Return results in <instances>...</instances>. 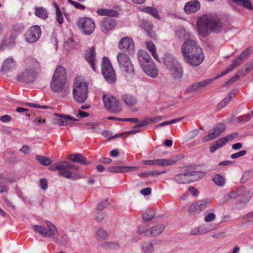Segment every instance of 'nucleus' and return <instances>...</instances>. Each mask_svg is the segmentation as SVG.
Here are the masks:
<instances>
[{
  "label": "nucleus",
  "mask_w": 253,
  "mask_h": 253,
  "mask_svg": "<svg viewBox=\"0 0 253 253\" xmlns=\"http://www.w3.org/2000/svg\"><path fill=\"white\" fill-rule=\"evenodd\" d=\"M41 71V65L36 59L29 58L26 60V67L18 75V82L31 84L34 82Z\"/></svg>",
  "instance_id": "1"
},
{
  "label": "nucleus",
  "mask_w": 253,
  "mask_h": 253,
  "mask_svg": "<svg viewBox=\"0 0 253 253\" xmlns=\"http://www.w3.org/2000/svg\"><path fill=\"white\" fill-rule=\"evenodd\" d=\"M199 33L205 37L212 31H218L222 27L220 19L215 14L205 15L197 22Z\"/></svg>",
  "instance_id": "2"
},
{
  "label": "nucleus",
  "mask_w": 253,
  "mask_h": 253,
  "mask_svg": "<svg viewBox=\"0 0 253 253\" xmlns=\"http://www.w3.org/2000/svg\"><path fill=\"white\" fill-rule=\"evenodd\" d=\"M67 80L66 71L64 68L58 66L55 70L50 83L52 91L56 93L61 92L65 88Z\"/></svg>",
  "instance_id": "3"
},
{
  "label": "nucleus",
  "mask_w": 253,
  "mask_h": 253,
  "mask_svg": "<svg viewBox=\"0 0 253 253\" xmlns=\"http://www.w3.org/2000/svg\"><path fill=\"white\" fill-rule=\"evenodd\" d=\"M163 63L171 72L174 79H181L183 76L182 68L176 58L170 53H167L164 57Z\"/></svg>",
  "instance_id": "4"
},
{
  "label": "nucleus",
  "mask_w": 253,
  "mask_h": 253,
  "mask_svg": "<svg viewBox=\"0 0 253 253\" xmlns=\"http://www.w3.org/2000/svg\"><path fill=\"white\" fill-rule=\"evenodd\" d=\"M88 85L83 81L76 80L73 84V94L74 99L78 103H83L87 99Z\"/></svg>",
  "instance_id": "5"
},
{
  "label": "nucleus",
  "mask_w": 253,
  "mask_h": 253,
  "mask_svg": "<svg viewBox=\"0 0 253 253\" xmlns=\"http://www.w3.org/2000/svg\"><path fill=\"white\" fill-rule=\"evenodd\" d=\"M45 223L47 229L43 226L35 225L33 227L34 230L43 237L52 238L55 243L59 244L58 231L57 228L49 221H46Z\"/></svg>",
  "instance_id": "6"
},
{
  "label": "nucleus",
  "mask_w": 253,
  "mask_h": 253,
  "mask_svg": "<svg viewBox=\"0 0 253 253\" xmlns=\"http://www.w3.org/2000/svg\"><path fill=\"white\" fill-rule=\"evenodd\" d=\"M101 71L106 81L109 84H114L116 81L115 71L108 58L104 57L101 63Z\"/></svg>",
  "instance_id": "7"
},
{
  "label": "nucleus",
  "mask_w": 253,
  "mask_h": 253,
  "mask_svg": "<svg viewBox=\"0 0 253 253\" xmlns=\"http://www.w3.org/2000/svg\"><path fill=\"white\" fill-rule=\"evenodd\" d=\"M102 100L105 108L108 111L113 113H119L122 111V105L115 96L111 95H104Z\"/></svg>",
  "instance_id": "8"
},
{
  "label": "nucleus",
  "mask_w": 253,
  "mask_h": 253,
  "mask_svg": "<svg viewBox=\"0 0 253 253\" xmlns=\"http://www.w3.org/2000/svg\"><path fill=\"white\" fill-rule=\"evenodd\" d=\"M78 28L85 35H91L95 30V25L93 19L88 17H81L77 22Z\"/></svg>",
  "instance_id": "9"
},
{
  "label": "nucleus",
  "mask_w": 253,
  "mask_h": 253,
  "mask_svg": "<svg viewBox=\"0 0 253 253\" xmlns=\"http://www.w3.org/2000/svg\"><path fill=\"white\" fill-rule=\"evenodd\" d=\"M117 60L120 67L128 74L134 72V68L129 56L123 52H119L117 55Z\"/></svg>",
  "instance_id": "10"
},
{
  "label": "nucleus",
  "mask_w": 253,
  "mask_h": 253,
  "mask_svg": "<svg viewBox=\"0 0 253 253\" xmlns=\"http://www.w3.org/2000/svg\"><path fill=\"white\" fill-rule=\"evenodd\" d=\"M202 49L198 43L192 39L186 40L181 47V53L184 57Z\"/></svg>",
  "instance_id": "11"
},
{
  "label": "nucleus",
  "mask_w": 253,
  "mask_h": 253,
  "mask_svg": "<svg viewBox=\"0 0 253 253\" xmlns=\"http://www.w3.org/2000/svg\"><path fill=\"white\" fill-rule=\"evenodd\" d=\"M186 62L193 67L199 66L204 61L205 56L203 50L196 51L184 57Z\"/></svg>",
  "instance_id": "12"
},
{
  "label": "nucleus",
  "mask_w": 253,
  "mask_h": 253,
  "mask_svg": "<svg viewBox=\"0 0 253 253\" xmlns=\"http://www.w3.org/2000/svg\"><path fill=\"white\" fill-rule=\"evenodd\" d=\"M181 159L179 156H175L169 160L165 159L145 160L143 164L147 165H156L158 166H166L174 165Z\"/></svg>",
  "instance_id": "13"
},
{
  "label": "nucleus",
  "mask_w": 253,
  "mask_h": 253,
  "mask_svg": "<svg viewBox=\"0 0 253 253\" xmlns=\"http://www.w3.org/2000/svg\"><path fill=\"white\" fill-rule=\"evenodd\" d=\"M226 126L223 123H218L213 128L210 130L208 135L202 138L204 142H207L217 137L225 131Z\"/></svg>",
  "instance_id": "14"
},
{
  "label": "nucleus",
  "mask_w": 253,
  "mask_h": 253,
  "mask_svg": "<svg viewBox=\"0 0 253 253\" xmlns=\"http://www.w3.org/2000/svg\"><path fill=\"white\" fill-rule=\"evenodd\" d=\"M41 35V30L38 25L32 26L25 33L26 41L29 43L37 42Z\"/></svg>",
  "instance_id": "15"
},
{
  "label": "nucleus",
  "mask_w": 253,
  "mask_h": 253,
  "mask_svg": "<svg viewBox=\"0 0 253 253\" xmlns=\"http://www.w3.org/2000/svg\"><path fill=\"white\" fill-rule=\"evenodd\" d=\"M56 116L59 117L60 118L54 119V124L60 126H65L68 125H73L74 122L77 120L69 115H60L58 114H54Z\"/></svg>",
  "instance_id": "16"
},
{
  "label": "nucleus",
  "mask_w": 253,
  "mask_h": 253,
  "mask_svg": "<svg viewBox=\"0 0 253 253\" xmlns=\"http://www.w3.org/2000/svg\"><path fill=\"white\" fill-rule=\"evenodd\" d=\"M96 52L95 47L92 46L85 51L84 58L85 60L89 64L92 69L96 71L95 67Z\"/></svg>",
  "instance_id": "17"
},
{
  "label": "nucleus",
  "mask_w": 253,
  "mask_h": 253,
  "mask_svg": "<svg viewBox=\"0 0 253 253\" xmlns=\"http://www.w3.org/2000/svg\"><path fill=\"white\" fill-rule=\"evenodd\" d=\"M63 165L64 169H65L64 170L69 172V174H67L68 176H65V178L73 180H77L81 178V176L79 174L75 173H72L69 170V169H71L77 170L79 169V167L78 166L67 161H63Z\"/></svg>",
  "instance_id": "18"
},
{
  "label": "nucleus",
  "mask_w": 253,
  "mask_h": 253,
  "mask_svg": "<svg viewBox=\"0 0 253 253\" xmlns=\"http://www.w3.org/2000/svg\"><path fill=\"white\" fill-rule=\"evenodd\" d=\"M99 25L101 31L103 33H106L115 26L116 22L111 17H105L100 21Z\"/></svg>",
  "instance_id": "19"
},
{
  "label": "nucleus",
  "mask_w": 253,
  "mask_h": 253,
  "mask_svg": "<svg viewBox=\"0 0 253 253\" xmlns=\"http://www.w3.org/2000/svg\"><path fill=\"white\" fill-rule=\"evenodd\" d=\"M137 56L141 68L153 62L149 54L143 50H139L137 53Z\"/></svg>",
  "instance_id": "20"
},
{
  "label": "nucleus",
  "mask_w": 253,
  "mask_h": 253,
  "mask_svg": "<svg viewBox=\"0 0 253 253\" xmlns=\"http://www.w3.org/2000/svg\"><path fill=\"white\" fill-rule=\"evenodd\" d=\"M140 26L146 31L150 38L153 39H156V35L153 31L154 26L152 22L147 20H142L141 21Z\"/></svg>",
  "instance_id": "21"
},
{
  "label": "nucleus",
  "mask_w": 253,
  "mask_h": 253,
  "mask_svg": "<svg viewBox=\"0 0 253 253\" xmlns=\"http://www.w3.org/2000/svg\"><path fill=\"white\" fill-rule=\"evenodd\" d=\"M118 46L121 49L132 50L134 47V44L132 39L128 37H124L120 40Z\"/></svg>",
  "instance_id": "22"
},
{
  "label": "nucleus",
  "mask_w": 253,
  "mask_h": 253,
  "mask_svg": "<svg viewBox=\"0 0 253 253\" xmlns=\"http://www.w3.org/2000/svg\"><path fill=\"white\" fill-rule=\"evenodd\" d=\"M142 69L148 76L151 78H155L158 75V70L154 61L142 67Z\"/></svg>",
  "instance_id": "23"
},
{
  "label": "nucleus",
  "mask_w": 253,
  "mask_h": 253,
  "mask_svg": "<svg viewBox=\"0 0 253 253\" xmlns=\"http://www.w3.org/2000/svg\"><path fill=\"white\" fill-rule=\"evenodd\" d=\"M137 169L135 167L129 166H111L107 168L106 170L108 172L125 173L126 172L133 171Z\"/></svg>",
  "instance_id": "24"
},
{
  "label": "nucleus",
  "mask_w": 253,
  "mask_h": 253,
  "mask_svg": "<svg viewBox=\"0 0 253 253\" xmlns=\"http://www.w3.org/2000/svg\"><path fill=\"white\" fill-rule=\"evenodd\" d=\"M200 8L199 1L195 0L187 2L184 6V10L187 14L194 13L198 11Z\"/></svg>",
  "instance_id": "25"
},
{
  "label": "nucleus",
  "mask_w": 253,
  "mask_h": 253,
  "mask_svg": "<svg viewBox=\"0 0 253 253\" xmlns=\"http://www.w3.org/2000/svg\"><path fill=\"white\" fill-rule=\"evenodd\" d=\"M175 36L180 40H188L190 39L192 34L189 30H186L182 27L177 28L175 30Z\"/></svg>",
  "instance_id": "26"
},
{
  "label": "nucleus",
  "mask_w": 253,
  "mask_h": 253,
  "mask_svg": "<svg viewBox=\"0 0 253 253\" xmlns=\"http://www.w3.org/2000/svg\"><path fill=\"white\" fill-rule=\"evenodd\" d=\"M165 229V226L159 224L154 226L145 232L146 236H157L161 234Z\"/></svg>",
  "instance_id": "27"
},
{
  "label": "nucleus",
  "mask_w": 253,
  "mask_h": 253,
  "mask_svg": "<svg viewBox=\"0 0 253 253\" xmlns=\"http://www.w3.org/2000/svg\"><path fill=\"white\" fill-rule=\"evenodd\" d=\"M173 180L178 184H186L190 183L188 172L176 175L173 178Z\"/></svg>",
  "instance_id": "28"
},
{
  "label": "nucleus",
  "mask_w": 253,
  "mask_h": 253,
  "mask_svg": "<svg viewBox=\"0 0 253 253\" xmlns=\"http://www.w3.org/2000/svg\"><path fill=\"white\" fill-rule=\"evenodd\" d=\"M49 169L52 171L59 170V173L63 177L68 176L69 172L64 170L65 169L63 165V161L51 165Z\"/></svg>",
  "instance_id": "29"
},
{
  "label": "nucleus",
  "mask_w": 253,
  "mask_h": 253,
  "mask_svg": "<svg viewBox=\"0 0 253 253\" xmlns=\"http://www.w3.org/2000/svg\"><path fill=\"white\" fill-rule=\"evenodd\" d=\"M245 191V187L241 186L239 187L234 190H233L229 193H227L225 198L227 200L230 199H235L238 198L239 196H240L243 193V192Z\"/></svg>",
  "instance_id": "30"
},
{
  "label": "nucleus",
  "mask_w": 253,
  "mask_h": 253,
  "mask_svg": "<svg viewBox=\"0 0 253 253\" xmlns=\"http://www.w3.org/2000/svg\"><path fill=\"white\" fill-rule=\"evenodd\" d=\"M122 100L128 106L135 105L137 102L136 98L130 94H125L122 96Z\"/></svg>",
  "instance_id": "31"
},
{
  "label": "nucleus",
  "mask_w": 253,
  "mask_h": 253,
  "mask_svg": "<svg viewBox=\"0 0 253 253\" xmlns=\"http://www.w3.org/2000/svg\"><path fill=\"white\" fill-rule=\"evenodd\" d=\"M16 62L11 57L6 58L3 62L1 71L2 72H7L11 70L15 66Z\"/></svg>",
  "instance_id": "32"
},
{
  "label": "nucleus",
  "mask_w": 253,
  "mask_h": 253,
  "mask_svg": "<svg viewBox=\"0 0 253 253\" xmlns=\"http://www.w3.org/2000/svg\"><path fill=\"white\" fill-rule=\"evenodd\" d=\"M227 139L225 138V137L220 138L218 139L213 143L210 146V151L211 153H214L218 149L224 146L226 143Z\"/></svg>",
  "instance_id": "33"
},
{
  "label": "nucleus",
  "mask_w": 253,
  "mask_h": 253,
  "mask_svg": "<svg viewBox=\"0 0 253 253\" xmlns=\"http://www.w3.org/2000/svg\"><path fill=\"white\" fill-rule=\"evenodd\" d=\"M70 160L75 162L80 163L83 165H87L89 164L86 158L81 154H72L69 156Z\"/></svg>",
  "instance_id": "34"
},
{
  "label": "nucleus",
  "mask_w": 253,
  "mask_h": 253,
  "mask_svg": "<svg viewBox=\"0 0 253 253\" xmlns=\"http://www.w3.org/2000/svg\"><path fill=\"white\" fill-rule=\"evenodd\" d=\"M14 44V39L12 37H5L1 41L0 49L3 50L6 47H10Z\"/></svg>",
  "instance_id": "35"
},
{
  "label": "nucleus",
  "mask_w": 253,
  "mask_h": 253,
  "mask_svg": "<svg viewBox=\"0 0 253 253\" xmlns=\"http://www.w3.org/2000/svg\"><path fill=\"white\" fill-rule=\"evenodd\" d=\"M188 173L190 183L201 179L206 175V173L203 171H190Z\"/></svg>",
  "instance_id": "36"
},
{
  "label": "nucleus",
  "mask_w": 253,
  "mask_h": 253,
  "mask_svg": "<svg viewBox=\"0 0 253 253\" xmlns=\"http://www.w3.org/2000/svg\"><path fill=\"white\" fill-rule=\"evenodd\" d=\"M212 229H210L206 227L205 225H202L200 227L195 228L191 230L190 234L191 235H197L200 234H203L211 231Z\"/></svg>",
  "instance_id": "37"
},
{
  "label": "nucleus",
  "mask_w": 253,
  "mask_h": 253,
  "mask_svg": "<svg viewBox=\"0 0 253 253\" xmlns=\"http://www.w3.org/2000/svg\"><path fill=\"white\" fill-rule=\"evenodd\" d=\"M97 13L99 15H106L110 17H116L119 15L117 11L109 9H99L97 10Z\"/></svg>",
  "instance_id": "38"
},
{
  "label": "nucleus",
  "mask_w": 253,
  "mask_h": 253,
  "mask_svg": "<svg viewBox=\"0 0 253 253\" xmlns=\"http://www.w3.org/2000/svg\"><path fill=\"white\" fill-rule=\"evenodd\" d=\"M35 14L36 16L42 19H46L48 17L47 10L43 7H36Z\"/></svg>",
  "instance_id": "39"
},
{
  "label": "nucleus",
  "mask_w": 253,
  "mask_h": 253,
  "mask_svg": "<svg viewBox=\"0 0 253 253\" xmlns=\"http://www.w3.org/2000/svg\"><path fill=\"white\" fill-rule=\"evenodd\" d=\"M232 98V93L230 92L217 105L216 107L217 110H220L225 107L231 101Z\"/></svg>",
  "instance_id": "40"
},
{
  "label": "nucleus",
  "mask_w": 253,
  "mask_h": 253,
  "mask_svg": "<svg viewBox=\"0 0 253 253\" xmlns=\"http://www.w3.org/2000/svg\"><path fill=\"white\" fill-rule=\"evenodd\" d=\"M145 44L148 49L151 52L154 58L158 61L160 62V60L157 54L156 48L154 44L151 42H146Z\"/></svg>",
  "instance_id": "41"
},
{
  "label": "nucleus",
  "mask_w": 253,
  "mask_h": 253,
  "mask_svg": "<svg viewBox=\"0 0 253 253\" xmlns=\"http://www.w3.org/2000/svg\"><path fill=\"white\" fill-rule=\"evenodd\" d=\"M232 1L242 5L244 7L250 10L253 9V6L250 0H231Z\"/></svg>",
  "instance_id": "42"
},
{
  "label": "nucleus",
  "mask_w": 253,
  "mask_h": 253,
  "mask_svg": "<svg viewBox=\"0 0 253 253\" xmlns=\"http://www.w3.org/2000/svg\"><path fill=\"white\" fill-rule=\"evenodd\" d=\"M253 69V60L246 64L245 66L242 68L239 71L240 73L242 76H245L247 73Z\"/></svg>",
  "instance_id": "43"
},
{
  "label": "nucleus",
  "mask_w": 253,
  "mask_h": 253,
  "mask_svg": "<svg viewBox=\"0 0 253 253\" xmlns=\"http://www.w3.org/2000/svg\"><path fill=\"white\" fill-rule=\"evenodd\" d=\"M212 179L214 183L218 186H223L225 183V180L220 174H216L214 175Z\"/></svg>",
  "instance_id": "44"
},
{
  "label": "nucleus",
  "mask_w": 253,
  "mask_h": 253,
  "mask_svg": "<svg viewBox=\"0 0 253 253\" xmlns=\"http://www.w3.org/2000/svg\"><path fill=\"white\" fill-rule=\"evenodd\" d=\"M36 160L42 165L49 166L52 164V160L48 157L38 155L36 157Z\"/></svg>",
  "instance_id": "45"
},
{
  "label": "nucleus",
  "mask_w": 253,
  "mask_h": 253,
  "mask_svg": "<svg viewBox=\"0 0 253 253\" xmlns=\"http://www.w3.org/2000/svg\"><path fill=\"white\" fill-rule=\"evenodd\" d=\"M101 246L103 248L107 250L117 249L120 248L118 243L113 242H105L102 244Z\"/></svg>",
  "instance_id": "46"
},
{
  "label": "nucleus",
  "mask_w": 253,
  "mask_h": 253,
  "mask_svg": "<svg viewBox=\"0 0 253 253\" xmlns=\"http://www.w3.org/2000/svg\"><path fill=\"white\" fill-rule=\"evenodd\" d=\"M201 211L197 202L190 205L188 209V212L190 214H197Z\"/></svg>",
  "instance_id": "47"
},
{
  "label": "nucleus",
  "mask_w": 253,
  "mask_h": 253,
  "mask_svg": "<svg viewBox=\"0 0 253 253\" xmlns=\"http://www.w3.org/2000/svg\"><path fill=\"white\" fill-rule=\"evenodd\" d=\"M143 11L159 19L160 18L157 9L153 7H147L143 8Z\"/></svg>",
  "instance_id": "48"
},
{
  "label": "nucleus",
  "mask_w": 253,
  "mask_h": 253,
  "mask_svg": "<svg viewBox=\"0 0 253 253\" xmlns=\"http://www.w3.org/2000/svg\"><path fill=\"white\" fill-rule=\"evenodd\" d=\"M86 125L87 126L86 129L92 133H99L100 131V129L98 127L97 124L89 122L86 123Z\"/></svg>",
  "instance_id": "49"
},
{
  "label": "nucleus",
  "mask_w": 253,
  "mask_h": 253,
  "mask_svg": "<svg viewBox=\"0 0 253 253\" xmlns=\"http://www.w3.org/2000/svg\"><path fill=\"white\" fill-rule=\"evenodd\" d=\"M197 203L199 206L200 209L202 211L211 205V200L209 199H207L199 200L197 201Z\"/></svg>",
  "instance_id": "50"
},
{
  "label": "nucleus",
  "mask_w": 253,
  "mask_h": 253,
  "mask_svg": "<svg viewBox=\"0 0 253 253\" xmlns=\"http://www.w3.org/2000/svg\"><path fill=\"white\" fill-rule=\"evenodd\" d=\"M161 116L148 117L143 120V125H147L152 123L158 122L162 120Z\"/></svg>",
  "instance_id": "51"
},
{
  "label": "nucleus",
  "mask_w": 253,
  "mask_h": 253,
  "mask_svg": "<svg viewBox=\"0 0 253 253\" xmlns=\"http://www.w3.org/2000/svg\"><path fill=\"white\" fill-rule=\"evenodd\" d=\"M142 249L145 253H153L154 246L152 243L146 242L143 244Z\"/></svg>",
  "instance_id": "52"
},
{
  "label": "nucleus",
  "mask_w": 253,
  "mask_h": 253,
  "mask_svg": "<svg viewBox=\"0 0 253 253\" xmlns=\"http://www.w3.org/2000/svg\"><path fill=\"white\" fill-rule=\"evenodd\" d=\"M212 79H207L202 81L201 82L196 83L198 87V89L200 90L209 85L212 82Z\"/></svg>",
  "instance_id": "53"
},
{
  "label": "nucleus",
  "mask_w": 253,
  "mask_h": 253,
  "mask_svg": "<svg viewBox=\"0 0 253 253\" xmlns=\"http://www.w3.org/2000/svg\"><path fill=\"white\" fill-rule=\"evenodd\" d=\"M97 237L98 239L105 240L108 237L107 232L102 228H99L97 230Z\"/></svg>",
  "instance_id": "54"
},
{
  "label": "nucleus",
  "mask_w": 253,
  "mask_h": 253,
  "mask_svg": "<svg viewBox=\"0 0 253 253\" xmlns=\"http://www.w3.org/2000/svg\"><path fill=\"white\" fill-rule=\"evenodd\" d=\"M244 195L241 197L240 201L243 203L248 202L252 197L253 193L250 191H245L243 192Z\"/></svg>",
  "instance_id": "55"
},
{
  "label": "nucleus",
  "mask_w": 253,
  "mask_h": 253,
  "mask_svg": "<svg viewBox=\"0 0 253 253\" xmlns=\"http://www.w3.org/2000/svg\"><path fill=\"white\" fill-rule=\"evenodd\" d=\"M145 126V125H143V121H142L141 123L134 126L132 130L126 131L124 134H126L127 135L131 134H135L140 131L139 129L140 127Z\"/></svg>",
  "instance_id": "56"
},
{
  "label": "nucleus",
  "mask_w": 253,
  "mask_h": 253,
  "mask_svg": "<svg viewBox=\"0 0 253 253\" xmlns=\"http://www.w3.org/2000/svg\"><path fill=\"white\" fill-rule=\"evenodd\" d=\"M198 87L196 83L190 85L185 90L187 93H193L199 91Z\"/></svg>",
  "instance_id": "57"
},
{
  "label": "nucleus",
  "mask_w": 253,
  "mask_h": 253,
  "mask_svg": "<svg viewBox=\"0 0 253 253\" xmlns=\"http://www.w3.org/2000/svg\"><path fill=\"white\" fill-rule=\"evenodd\" d=\"M123 134H124V133H122L119 134H116L114 136H112V133L109 131L105 130V131H103L102 132V135L103 136V137L108 138L109 139H114V138H115L117 137H121V136H123Z\"/></svg>",
  "instance_id": "58"
},
{
  "label": "nucleus",
  "mask_w": 253,
  "mask_h": 253,
  "mask_svg": "<svg viewBox=\"0 0 253 253\" xmlns=\"http://www.w3.org/2000/svg\"><path fill=\"white\" fill-rule=\"evenodd\" d=\"M109 205V202L107 200L98 203L96 207V210L97 211H102L103 210L106 208Z\"/></svg>",
  "instance_id": "59"
},
{
  "label": "nucleus",
  "mask_w": 253,
  "mask_h": 253,
  "mask_svg": "<svg viewBox=\"0 0 253 253\" xmlns=\"http://www.w3.org/2000/svg\"><path fill=\"white\" fill-rule=\"evenodd\" d=\"M68 2H69L71 4L73 5L75 8L79 9L80 10H84L85 7L78 2L74 1L72 0H67Z\"/></svg>",
  "instance_id": "60"
},
{
  "label": "nucleus",
  "mask_w": 253,
  "mask_h": 253,
  "mask_svg": "<svg viewBox=\"0 0 253 253\" xmlns=\"http://www.w3.org/2000/svg\"><path fill=\"white\" fill-rule=\"evenodd\" d=\"M155 213L153 212H144L142 214V217L145 221H150L155 217Z\"/></svg>",
  "instance_id": "61"
},
{
  "label": "nucleus",
  "mask_w": 253,
  "mask_h": 253,
  "mask_svg": "<svg viewBox=\"0 0 253 253\" xmlns=\"http://www.w3.org/2000/svg\"><path fill=\"white\" fill-rule=\"evenodd\" d=\"M249 55V50L248 49L245 50L237 58H238L241 62Z\"/></svg>",
  "instance_id": "62"
},
{
  "label": "nucleus",
  "mask_w": 253,
  "mask_h": 253,
  "mask_svg": "<svg viewBox=\"0 0 253 253\" xmlns=\"http://www.w3.org/2000/svg\"><path fill=\"white\" fill-rule=\"evenodd\" d=\"M247 154V151L245 150H243L236 153L233 154L231 155V158L234 159L238 158L239 157L243 156Z\"/></svg>",
  "instance_id": "63"
},
{
  "label": "nucleus",
  "mask_w": 253,
  "mask_h": 253,
  "mask_svg": "<svg viewBox=\"0 0 253 253\" xmlns=\"http://www.w3.org/2000/svg\"><path fill=\"white\" fill-rule=\"evenodd\" d=\"M243 218L248 222L253 223V211L246 214L243 217Z\"/></svg>",
  "instance_id": "64"
}]
</instances>
